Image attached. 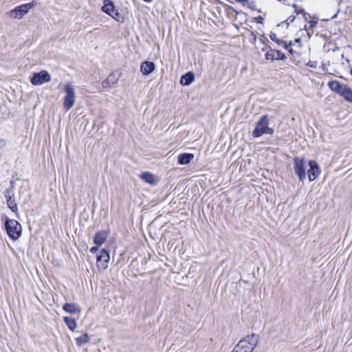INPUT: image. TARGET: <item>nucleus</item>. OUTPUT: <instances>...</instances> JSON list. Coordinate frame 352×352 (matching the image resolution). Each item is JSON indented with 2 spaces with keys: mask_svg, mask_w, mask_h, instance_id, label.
Returning <instances> with one entry per match:
<instances>
[{
  "mask_svg": "<svg viewBox=\"0 0 352 352\" xmlns=\"http://www.w3.org/2000/svg\"><path fill=\"white\" fill-rule=\"evenodd\" d=\"M155 68V64L151 61H144L142 63L140 71L144 75H148L152 73Z\"/></svg>",
  "mask_w": 352,
  "mask_h": 352,
  "instance_id": "obj_13",
  "label": "nucleus"
},
{
  "mask_svg": "<svg viewBox=\"0 0 352 352\" xmlns=\"http://www.w3.org/2000/svg\"><path fill=\"white\" fill-rule=\"evenodd\" d=\"M328 86L333 91L341 96L348 85L342 84L338 80H332L328 82Z\"/></svg>",
  "mask_w": 352,
  "mask_h": 352,
  "instance_id": "obj_11",
  "label": "nucleus"
},
{
  "mask_svg": "<svg viewBox=\"0 0 352 352\" xmlns=\"http://www.w3.org/2000/svg\"><path fill=\"white\" fill-rule=\"evenodd\" d=\"M294 19H295V16H290L284 23H286L287 25H288L289 24V23L293 22L294 21Z\"/></svg>",
  "mask_w": 352,
  "mask_h": 352,
  "instance_id": "obj_31",
  "label": "nucleus"
},
{
  "mask_svg": "<svg viewBox=\"0 0 352 352\" xmlns=\"http://www.w3.org/2000/svg\"><path fill=\"white\" fill-rule=\"evenodd\" d=\"M110 16H111L113 19H116L117 21H119L120 14V13L118 12V10H115L114 13H112Z\"/></svg>",
  "mask_w": 352,
  "mask_h": 352,
  "instance_id": "obj_27",
  "label": "nucleus"
},
{
  "mask_svg": "<svg viewBox=\"0 0 352 352\" xmlns=\"http://www.w3.org/2000/svg\"><path fill=\"white\" fill-rule=\"evenodd\" d=\"M65 91L66 93L63 99V107L66 111L72 108L75 102V91L74 88L70 83H67L65 86Z\"/></svg>",
  "mask_w": 352,
  "mask_h": 352,
  "instance_id": "obj_5",
  "label": "nucleus"
},
{
  "mask_svg": "<svg viewBox=\"0 0 352 352\" xmlns=\"http://www.w3.org/2000/svg\"><path fill=\"white\" fill-rule=\"evenodd\" d=\"M292 7L295 8V12L297 14H302L305 12L303 8H299L296 4H293Z\"/></svg>",
  "mask_w": 352,
  "mask_h": 352,
  "instance_id": "obj_26",
  "label": "nucleus"
},
{
  "mask_svg": "<svg viewBox=\"0 0 352 352\" xmlns=\"http://www.w3.org/2000/svg\"><path fill=\"white\" fill-rule=\"evenodd\" d=\"M274 129L269 127V118L268 116H263L256 123V126L252 131V136L254 138H259L263 134L272 135Z\"/></svg>",
  "mask_w": 352,
  "mask_h": 352,
  "instance_id": "obj_2",
  "label": "nucleus"
},
{
  "mask_svg": "<svg viewBox=\"0 0 352 352\" xmlns=\"http://www.w3.org/2000/svg\"><path fill=\"white\" fill-rule=\"evenodd\" d=\"M351 74L352 75V69L351 70Z\"/></svg>",
  "mask_w": 352,
  "mask_h": 352,
  "instance_id": "obj_36",
  "label": "nucleus"
},
{
  "mask_svg": "<svg viewBox=\"0 0 352 352\" xmlns=\"http://www.w3.org/2000/svg\"><path fill=\"white\" fill-rule=\"evenodd\" d=\"M63 310L65 312L72 314H80L81 311V309L80 306L75 303H65L63 305Z\"/></svg>",
  "mask_w": 352,
  "mask_h": 352,
  "instance_id": "obj_14",
  "label": "nucleus"
},
{
  "mask_svg": "<svg viewBox=\"0 0 352 352\" xmlns=\"http://www.w3.org/2000/svg\"><path fill=\"white\" fill-rule=\"evenodd\" d=\"M307 65L311 68H314V69H316L317 67V65H318V63L317 61H311V60H309L307 63Z\"/></svg>",
  "mask_w": 352,
  "mask_h": 352,
  "instance_id": "obj_28",
  "label": "nucleus"
},
{
  "mask_svg": "<svg viewBox=\"0 0 352 352\" xmlns=\"http://www.w3.org/2000/svg\"><path fill=\"white\" fill-rule=\"evenodd\" d=\"M265 59L268 60H285L286 56L279 50H269L265 54Z\"/></svg>",
  "mask_w": 352,
  "mask_h": 352,
  "instance_id": "obj_10",
  "label": "nucleus"
},
{
  "mask_svg": "<svg viewBox=\"0 0 352 352\" xmlns=\"http://www.w3.org/2000/svg\"><path fill=\"white\" fill-rule=\"evenodd\" d=\"M236 1L241 3L243 5L248 3L249 0H236Z\"/></svg>",
  "mask_w": 352,
  "mask_h": 352,
  "instance_id": "obj_33",
  "label": "nucleus"
},
{
  "mask_svg": "<svg viewBox=\"0 0 352 352\" xmlns=\"http://www.w3.org/2000/svg\"><path fill=\"white\" fill-rule=\"evenodd\" d=\"M309 170L307 171L309 179L314 181L320 175V170L317 162L314 160L309 162Z\"/></svg>",
  "mask_w": 352,
  "mask_h": 352,
  "instance_id": "obj_8",
  "label": "nucleus"
},
{
  "mask_svg": "<svg viewBox=\"0 0 352 352\" xmlns=\"http://www.w3.org/2000/svg\"><path fill=\"white\" fill-rule=\"evenodd\" d=\"M98 250V246H94V247H92L91 249H90V252L93 254L96 253L97 251Z\"/></svg>",
  "mask_w": 352,
  "mask_h": 352,
  "instance_id": "obj_32",
  "label": "nucleus"
},
{
  "mask_svg": "<svg viewBox=\"0 0 352 352\" xmlns=\"http://www.w3.org/2000/svg\"><path fill=\"white\" fill-rule=\"evenodd\" d=\"M194 158V155L192 153H182L178 156V164L181 165H186L190 162Z\"/></svg>",
  "mask_w": 352,
  "mask_h": 352,
  "instance_id": "obj_18",
  "label": "nucleus"
},
{
  "mask_svg": "<svg viewBox=\"0 0 352 352\" xmlns=\"http://www.w3.org/2000/svg\"><path fill=\"white\" fill-rule=\"evenodd\" d=\"M5 229L9 237L13 241L17 240L22 233L21 225L16 220L9 218L6 219Z\"/></svg>",
  "mask_w": 352,
  "mask_h": 352,
  "instance_id": "obj_3",
  "label": "nucleus"
},
{
  "mask_svg": "<svg viewBox=\"0 0 352 352\" xmlns=\"http://www.w3.org/2000/svg\"><path fill=\"white\" fill-rule=\"evenodd\" d=\"M107 235L105 231L102 230L98 232L94 237V243L98 246L101 245L106 241Z\"/></svg>",
  "mask_w": 352,
  "mask_h": 352,
  "instance_id": "obj_16",
  "label": "nucleus"
},
{
  "mask_svg": "<svg viewBox=\"0 0 352 352\" xmlns=\"http://www.w3.org/2000/svg\"><path fill=\"white\" fill-rule=\"evenodd\" d=\"M294 170L300 181L303 182L306 179L305 162L303 158L296 157L294 159Z\"/></svg>",
  "mask_w": 352,
  "mask_h": 352,
  "instance_id": "obj_6",
  "label": "nucleus"
},
{
  "mask_svg": "<svg viewBox=\"0 0 352 352\" xmlns=\"http://www.w3.org/2000/svg\"><path fill=\"white\" fill-rule=\"evenodd\" d=\"M6 144V140L4 139H0V150L3 148Z\"/></svg>",
  "mask_w": 352,
  "mask_h": 352,
  "instance_id": "obj_30",
  "label": "nucleus"
},
{
  "mask_svg": "<svg viewBox=\"0 0 352 352\" xmlns=\"http://www.w3.org/2000/svg\"><path fill=\"white\" fill-rule=\"evenodd\" d=\"M89 342V336L87 333H84L80 337L76 338V342L78 345L80 346L85 343Z\"/></svg>",
  "mask_w": 352,
  "mask_h": 352,
  "instance_id": "obj_24",
  "label": "nucleus"
},
{
  "mask_svg": "<svg viewBox=\"0 0 352 352\" xmlns=\"http://www.w3.org/2000/svg\"><path fill=\"white\" fill-rule=\"evenodd\" d=\"M36 4V2L35 1H32L30 3H24V4L19 6H16L14 9L12 10L10 12V13H9L10 16L13 19H21Z\"/></svg>",
  "mask_w": 352,
  "mask_h": 352,
  "instance_id": "obj_4",
  "label": "nucleus"
},
{
  "mask_svg": "<svg viewBox=\"0 0 352 352\" xmlns=\"http://www.w3.org/2000/svg\"><path fill=\"white\" fill-rule=\"evenodd\" d=\"M302 16H303V18H304V19L305 21H308L311 18V15L309 13L306 12H305L302 14Z\"/></svg>",
  "mask_w": 352,
  "mask_h": 352,
  "instance_id": "obj_29",
  "label": "nucleus"
},
{
  "mask_svg": "<svg viewBox=\"0 0 352 352\" xmlns=\"http://www.w3.org/2000/svg\"><path fill=\"white\" fill-rule=\"evenodd\" d=\"M270 37L273 41L276 42L278 45H282L285 48H287L288 45L287 42L277 38L276 34L275 33L272 32Z\"/></svg>",
  "mask_w": 352,
  "mask_h": 352,
  "instance_id": "obj_23",
  "label": "nucleus"
},
{
  "mask_svg": "<svg viewBox=\"0 0 352 352\" xmlns=\"http://www.w3.org/2000/svg\"><path fill=\"white\" fill-rule=\"evenodd\" d=\"M6 197L7 198V205L9 208L13 212H16L18 210L17 204L15 202V200L13 197V195H12L10 190H7L6 194Z\"/></svg>",
  "mask_w": 352,
  "mask_h": 352,
  "instance_id": "obj_15",
  "label": "nucleus"
},
{
  "mask_svg": "<svg viewBox=\"0 0 352 352\" xmlns=\"http://www.w3.org/2000/svg\"><path fill=\"white\" fill-rule=\"evenodd\" d=\"M141 178L149 184H155L156 181L153 174L148 172H144L141 175Z\"/></svg>",
  "mask_w": 352,
  "mask_h": 352,
  "instance_id": "obj_20",
  "label": "nucleus"
},
{
  "mask_svg": "<svg viewBox=\"0 0 352 352\" xmlns=\"http://www.w3.org/2000/svg\"><path fill=\"white\" fill-rule=\"evenodd\" d=\"M119 80V76L116 74L112 72L107 78L102 82V86L104 89H108L117 84Z\"/></svg>",
  "mask_w": 352,
  "mask_h": 352,
  "instance_id": "obj_12",
  "label": "nucleus"
},
{
  "mask_svg": "<svg viewBox=\"0 0 352 352\" xmlns=\"http://www.w3.org/2000/svg\"><path fill=\"white\" fill-rule=\"evenodd\" d=\"M309 28L307 30V34L309 36H311V34L314 32L312 29L316 26L318 24V19H312L311 20L309 21Z\"/></svg>",
  "mask_w": 352,
  "mask_h": 352,
  "instance_id": "obj_25",
  "label": "nucleus"
},
{
  "mask_svg": "<svg viewBox=\"0 0 352 352\" xmlns=\"http://www.w3.org/2000/svg\"><path fill=\"white\" fill-rule=\"evenodd\" d=\"M51 80V76L46 70H42L34 73L30 78V82L33 85L38 86L44 83L49 82Z\"/></svg>",
  "mask_w": 352,
  "mask_h": 352,
  "instance_id": "obj_7",
  "label": "nucleus"
},
{
  "mask_svg": "<svg viewBox=\"0 0 352 352\" xmlns=\"http://www.w3.org/2000/svg\"><path fill=\"white\" fill-rule=\"evenodd\" d=\"M258 336L252 333L241 339L231 352H252L258 343Z\"/></svg>",
  "mask_w": 352,
  "mask_h": 352,
  "instance_id": "obj_1",
  "label": "nucleus"
},
{
  "mask_svg": "<svg viewBox=\"0 0 352 352\" xmlns=\"http://www.w3.org/2000/svg\"><path fill=\"white\" fill-rule=\"evenodd\" d=\"M341 96H342L345 100L349 102H352V89L347 86V87L342 92Z\"/></svg>",
  "mask_w": 352,
  "mask_h": 352,
  "instance_id": "obj_22",
  "label": "nucleus"
},
{
  "mask_svg": "<svg viewBox=\"0 0 352 352\" xmlns=\"http://www.w3.org/2000/svg\"><path fill=\"white\" fill-rule=\"evenodd\" d=\"M101 10L109 15L114 13L115 8L113 1L111 0H104Z\"/></svg>",
  "mask_w": 352,
  "mask_h": 352,
  "instance_id": "obj_17",
  "label": "nucleus"
},
{
  "mask_svg": "<svg viewBox=\"0 0 352 352\" xmlns=\"http://www.w3.org/2000/svg\"><path fill=\"white\" fill-rule=\"evenodd\" d=\"M110 257L105 249L101 250L100 254L97 256V265L98 267L106 269Z\"/></svg>",
  "mask_w": 352,
  "mask_h": 352,
  "instance_id": "obj_9",
  "label": "nucleus"
},
{
  "mask_svg": "<svg viewBox=\"0 0 352 352\" xmlns=\"http://www.w3.org/2000/svg\"><path fill=\"white\" fill-rule=\"evenodd\" d=\"M258 21H261V20H263V18L261 16H259L258 19H257Z\"/></svg>",
  "mask_w": 352,
  "mask_h": 352,
  "instance_id": "obj_35",
  "label": "nucleus"
},
{
  "mask_svg": "<svg viewBox=\"0 0 352 352\" xmlns=\"http://www.w3.org/2000/svg\"><path fill=\"white\" fill-rule=\"evenodd\" d=\"M195 80V75L192 72H187L186 74L183 75L180 79V84L182 85H190Z\"/></svg>",
  "mask_w": 352,
  "mask_h": 352,
  "instance_id": "obj_19",
  "label": "nucleus"
},
{
  "mask_svg": "<svg viewBox=\"0 0 352 352\" xmlns=\"http://www.w3.org/2000/svg\"><path fill=\"white\" fill-rule=\"evenodd\" d=\"M63 320L70 330L74 331L76 328L77 323L74 318L66 316L63 318Z\"/></svg>",
  "mask_w": 352,
  "mask_h": 352,
  "instance_id": "obj_21",
  "label": "nucleus"
},
{
  "mask_svg": "<svg viewBox=\"0 0 352 352\" xmlns=\"http://www.w3.org/2000/svg\"><path fill=\"white\" fill-rule=\"evenodd\" d=\"M143 1L145 2L149 3V2L152 1L153 0H143Z\"/></svg>",
  "mask_w": 352,
  "mask_h": 352,
  "instance_id": "obj_34",
  "label": "nucleus"
}]
</instances>
